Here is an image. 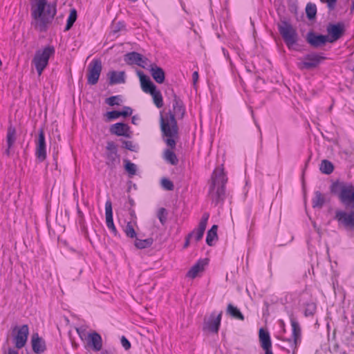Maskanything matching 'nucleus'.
Segmentation results:
<instances>
[{"label": "nucleus", "mask_w": 354, "mask_h": 354, "mask_svg": "<svg viewBox=\"0 0 354 354\" xmlns=\"http://www.w3.org/2000/svg\"><path fill=\"white\" fill-rule=\"evenodd\" d=\"M32 25L39 32H46L57 14V6L48 0H30Z\"/></svg>", "instance_id": "f257e3e1"}, {"label": "nucleus", "mask_w": 354, "mask_h": 354, "mask_svg": "<svg viewBox=\"0 0 354 354\" xmlns=\"http://www.w3.org/2000/svg\"><path fill=\"white\" fill-rule=\"evenodd\" d=\"M333 192H337L340 202L345 206L354 205V185L351 183L333 185ZM335 218L346 227L354 226V212L346 213L343 210L335 212Z\"/></svg>", "instance_id": "f03ea898"}, {"label": "nucleus", "mask_w": 354, "mask_h": 354, "mask_svg": "<svg viewBox=\"0 0 354 354\" xmlns=\"http://www.w3.org/2000/svg\"><path fill=\"white\" fill-rule=\"evenodd\" d=\"M160 127L167 147L175 149L178 139V127L174 114L171 111L160 115Z\"/></svg>", "instance_id": "7ed1b4c3"}, {"label": "nucleus", "mask_w": 354, "mask_h": 354, "mask_svg": "<svg viewBox=\"0 0 354 354\" xmlns=\"http://www.w3.org/2000/svg\"><path fill=\"white\" fill-rule=\"evenodd\" d=\"M279 32L289 50H299V37L297 30L289 22L283 21L278 24Z\"/></svg>", "instance_id": "20e7f679"}, {"label": "nucleus", "mask_w": 354, "mask_h": 354, "mask_svg": "<svg viewBox=\"0 0 354 354\" xmlns=\"http://www.w3.org/2000/svg\"><path fill=\"white\" fill-rule=\"evenodd\" d=\"M55 53V48L52 46H47L42 50L36 51L32 60V64L34 65L39 76L47 67L50 58L54 56Z\"/></svg>", "instance_id": "39448f33"}, {"label": "nucleus", "mask_w": 354, "mask_h": 354, "mask_svg": "<svg viewBox=\"0 0 354 354\" xmlns=\"http://www.w3.org/2000/svg\"><path fill=\"white\" fill-rule=\"evenodd\" d=\"M290 322L292 329V337L286 339L283 338L281 340L288 342L292 351V353L294 354L297 351V348L301 342V330L299 322L294 317H290Z\"/></svg>", "instance_id": "423d86ee"}, {"label": "nucleus", "mask_w": 354, "mask_h": 354, "mask_svg": "<svg viewBox=\"0 0 354 354\" xmlns=\"http://www.w3.org/2000/svg\"><path fill=\"white\" fill-rule=\"evenodd\" d=\"M12 334L15 347L18 349L22 348L28 340L29 327L27 324L15 326L12 328Z\"/></svg>", "instance_id": "0eeeda50"}, {"label": "nucleus", "mask_w": 354, "mask_h": 354, "mask_svg": "<svg viewBox=\"0 0 354 354\" xmlns=\"http://www.w3.org/2000/svg\"><path fill=\"white\" fill-rule=\"evenodd\" d=\"M325 59L321 54L311 53L299 59L297 66L301 70H310L319 66L322 60Z\"/></svg>", "instance_id": "6e6552de"}, {"label": "nucleus", "mask_w": 354, "mask_h": 354, "mask_svg": "<svg viewBox=\"0 0 354 354\" xmlns=\"http://www.w3.org/2000/svg\"><path fill=\"white\" fill-rule=\"evenodd\" d=\"M102 69V62L100 59H93L87 68V82L95 85L97 83Z\"/></svg>", "instance_id": "1a4fd4ad"}, {"label": "nucleus", "mask_w": 354, "mask_h": 354, "mask_svg": "<svg viewBox=\"0 0 354 354\" xmlns=\"http://www.w3.org/2000/svg\"><path fill=\"white\" fill-rule=\"evenodd\" d=\"M223 312H212L207 319H205L203 330L217 334L220 328Z\"/></svg>", "instance_id": "9d476101"}, {"label": "nucleus", "mask_w": 354, "mask_h": 354, "mask_svg": "<svg viewBox=\"0 0 354 354\" xmlns=\"http://www.w3.org/2000/svg\"><path fill=\"white\" fill-rule=\"evenodd\" d=\"M328 42L334 43L340 39L345 32V26L342 22L329 24L326 27Z\"/></svg>", "instance_id": "9b49d317"}, {"label": "nucleus", "mask_w": 354, "mask_h": 354, "mask_svg": "<svg viewBox=\"0 0 354 354\" xmlns=\"http://www.w3.org/2000/svg\"><path fill=\"white\" fill-rule=\"evenodd\" d=\"M105 159L106 165L110 167H115V164L120 160L118 147L113 141H109L106 143Z\"/></svg>", "instance_id": "f8f14e48"}, {"label": "nucleus", "mask_w": 354, "mask_h": 354, "mask_svg": "<svg viewBox=\"0 0 354 354\" xmlns=\"http://www.w3.org/2000/svg\"><path fill=\"white\" fill-rule=\"evenodd\" d=\"M35 144V156L40 162H43L46 158V138L43 129L39 130L38 138L36 140Z\"/></svg>", "instance_id": "ddd939ff"}, {"label": "nucleus", "mask_w": 354, "mask_h": 354, "mask_svg": "<svg viewBox=\"0 0 354 354\" xmlns=\"http://www.w3.org/2000/svg\"><path fill=\"white\" fill-rule=\"evenodd\" d=\"M81 339L85 337L87 341L88 346L95 351H99L102 348V339L100 334L96 332L88 333L86 337L85 333H80L77 330Z\"/></svg>", "instance_id": "4468645a"}, {"label": "nucleus", "mask_w": 354, "mask_h": 354, "mask_svg": "<svg viewBox=\"0 0 354 354\" xmlns=\"http://www.w3.org/2000/svg\"><path fill=\"white\" fill-rule=\"evenodd\" d=\"M209 218V214L205 212L200 220L198 227L188 234L195 241L197 242L203 238Z\"/></svg>", "instance_id": "2eb2a0df"}, {"label": "nucleus", "mask_w": 354, "mask_h": 354, "mask_svg": "<svg viewBox=\"0 0 354 354\" xmlns=\"http://www.w3.org/2000/svg\"><path fill=\"white\" fill-rule=\"evenodd\" d=\"M227 181V178L225 175L223 169L216 168L214 169L212 175V187L213 189L216 184H221L223 187L224 184ZM224 194L223 187H221L220 190H218L217 200L220 198L221 194Z\"/></svg>", "instance_id": "dca6fc26"}, {"label": "nucleus", "mask_w": 354, "mask_h": 354, "mask_svg": "<svg viewBox=\"0 0 354 354\" xmlns=\"http://www.w3.org/2000/svg\"><path fill=\"white\" fill-rule=\"evenodd\" d=\"M105 217L106 227L114 236H116L118 230L113 223L112 203L110 200L106 201L105 203Z\"/></svg>", "instance_id": "f3484780"}, {"label": "nucleus", "mask_w": 354, "mask_h": 354, "mask_svg": "<svg viewBox=\"0 0 354 354\" xmlns=\"http://www.w3.org/2000/svg\"><path fill=\"white\" fill-rule=\"evenodd\" d=\"M328 38L326 35H317L313 31H310L306 35L307 42L314 48H318L324 46L328 42Z\"/></svg>", "instance_id": "a211bd4d"}, {"label": "nucleus", "mask_w": 354, "mask_h": 354, "mask_svg": "<svg viewBox=\"0 0 354 354\" xmlns=\"http://www.w3.org/2000/svg\"><path fill=\"white\" fill-rule=\"evenodd\" d=\"M207 264V259H199L187 272L186 277L194 279L198 275L203 272L205 270V266Z\"/></svg>", "instance_id": "6ab92c4d"}, {"label": "nucleus", "mask_w": 354, "mask_h": 354, "mask_svg": "<svg viewBox=\"0 0 354 354\" xmlns=\"http://www.w3.org/2000/svg\"><path fill=\"white\" fill-rule=\"evenodd\" d=\"M32 351L37 354L42 353L46 350L45 341L39 336L38 333L32 334L31 337Z\"/></svg>", "instance_id": "aec40b11"}, {"label": "nucleus", "mask_w": 354, "mask_h": 354, "mask_svg": "<svg viewBox=\"0 0 354 354\" xmlns=\"http://www.w3.org/2000/svg\"><path fill=\"white\" fill-rule=\"evenodd\" d=\"M110 132L118 136L129 137V127L122 122L113 124L110 128Z\"/></svg>", "instance_id": "412c9836"}, {"label": "nucleus", "mask_w": 354, "mask_h": 354, "mask_svg": "<svg viewBox=\"0 0 354 354\" xmlns=\"http://www.w3.org/2000/svg\"><path fill=\"white\" fill-rule=\"evenodd\" d=\"M15 140L16 129L14 127L10 126L8 128L6 134L7 149L5 151L6 156L10 157L11 156V149L15 142Z\"/></svg>", "instance_id": "4be33fe9"}, {"label": "nucleus", "mask_w": 354, "mask_h": 354, "mask_svg": "<svg viewBox=\"0 0 354 354\" xmlns=\"http://www.w3.org/2000/svg\"><path fill=\"white\" fill-rule=\"evenodd\" d=\"M110 85L124 84L125 82L124 71H111L107 73Z\"/></svg>", "instance_id": "5701e85b"}, {"label": "nucleus", "mask_w": 354, "mask_h": 354, "mask_svg": "<svg viewBox=\"0 0 354 354\" xmlns=\"http://www.w3.org/2000/svg\"><path fill=\"white\" fill-rule=\"evenodd\" d=\"M259 342L261 348L264 351L272 350V342L269 333L263 328H260L259 331Z\"/></svg>", "instance_id": "b1692460"}, {"label": "nucleus", "mask_w": 354, "mask_h": 354, "mask_svg": "<svg viewBox=\"0 0 354 354\" xmlns=\"http://www.w3.org/2000/svg\"><path fill=\"white\" fill-rule=\"evenodd\" d=\"M141 87L142 91L147 93H151L156 89V86L151 82L150 79L143 73H139Z\"/></svg>", "instance_id": "393cba45"}, {"label": "nucleus", "mask_w": 354, "mask_h": 354, "mask_svg": "<svg viewBox=\"0 0 354 354\" xmlns=\"http://www.w3.org/2000/svg\"><path fill=\"white\" fill-rule=\"evenodd\" d=\"M172 107L173 111H171V113L174 114L175 118L176 117L182 118L184 116L185 113V106L183 102L176 96L174 97Z\"/></svg>", "instance_id": "a878e982"}, {"label": "nucleus", "mask_w": 354, "mask_h": 354, "mask_svg": "<svg viewBox=\"0 0 354 354\" xmlns=\"http://www.w3.org/2000/svg\"><path fill=\"white\" fill-rule=\"evenodd\" d=\"M127 59L131 64H137L141 67H145L146 64V59H145L140 53L132 52L126 55Z\"/></svg>", "instance_id": "bb28decb"}, {"label": "nucleus", "mask_w": 354, "mask_h": 354, "mask_svg": "<svg viewBox=\"0 0 354 354\" xmlns=\"http://www.w3.org/2000/svg\"><path fill=\"white\" fill-rule=\"evenodd\" d=\"M151 75L157 83L162 84L164 82L165 75L164 71L160 67L152 65L151 67Z\"/></svg>", "instance_id": "cd10ccee"}, {"label": "nucleus", "mask_w": 354, "mask_h": 354, "mask_svg": "<svg viewBox=\"0 0 354 354\" xmlns=\"http://www.w3.org/2000/svg\"><path fill=\"white\" fill-rule=\"evenodd\" d=\"M137 226L136 217H132L131 220L127 222L125 227L124 228V232L127 237L133 239L136 238V232L135 230V227Z\"/></svg>", "instance_id": "c85d7f7f"}, {"label": "nucleus", "mask_w": 354, "mask_h": 354, "mask_svg": "<svg viewBox=\"0 0 354 354\" xmlns=\"http://www.w3.org/2000/svg\"><path fill=\"white\" fill-rule=\"evenodd\" d=\"M174 149H171V147L165 149L163 153V158L167 162L172 165H176L178 162V160L176 155L173 151Z\"/></svg>", "instance_id": "c756f323"}, {"label": "nucleus", "mask_w": 354, "mask_h": 354, "mask_svg": "<svg viewBox=\"0 0 354 354\" xmlns=\"http://www.w3.org/2000/svg\"><path fill=\"white\" fill-rule=\"evenodd\" d=\"M217 230H218L217 225H214L212 226L210 230H208V232L207 233V236H206V240H205L206 243L208 245H209V246L213 245L214 241L218 239Z\"/></svg>", "instance_id": "7c9ffc66"}, {"label": "nucleus", "mask_w": 354, "mask_h": 354, "mask_svg": "<svg viewBox=\"0 0 354 354\" xmlns=\"http://www.w3.org/2000/svg\"><path fill=\"white\" fill-rule=\"evenodd\" d=\"M227 313L233 318L243 321L244 320V316L241 313V312L239 310V309L234 306L232 304H230L227 305Z\"/></svg>", "instance_id": "2f4dec72"}, {"label": "nucleus", "mask_w": 354, "mask_h": 354, "mask_svg": "<svg viewBox=\"0 0 354 354\" xmlns=\"http://www.w3.org/2000/svg\"><path fill=\"white\" fill-rule=\"evenodd\" d=\"M77 10L75 8H73L70 10L69 15L68 17L66 24L64 28V31L69 30L72 26H73L74 23L77 20Z\"/></svg>", "instance_id": "473e14b6"}, {"label": "nucleus", "mask_w": 354, "mask_h": 354, "mask_svg": "<svg viewBox=\"0 0 354 354\" xmlns=\"http://www.w3.org/2000/svg\"><path fill=\"white\" fill-rule=\"evenodd\" d=\"M153 243V239L151 238L146 239H139L136 238L134 245L138 249H145L150 247Z\"/></svg>", "instance_id": "72a5a7b5"}, {"label": "nucleus", "mask_w": 354, "mask_h": 354, "mask_svg": "<svg viewBox=\"0 0 354 354\" xmlns=\"http://www.w3.org/2000/svg\"><path fill=\"white\" fill-rule=\"evenodd\" d=\"M124 169L128 173L129 176L131 177L136 175L137 171V166L136 164L127 159L124 160Z\"/></svg>", "instance_id": "f704fd0d"}, {"label": "nucleus", "mask_w": 354, "mask_h": 354, "mask_svg": "<svg viewBox=\"0 0 354 354\" xmlns=\"http://www.w3.org/2000/svg\"><path fill=\"white\" fill-rule=\"evenodd\" d=\"M152 96L153 102L157 108H161L163 106V98L160 91L156 90L150 93Z\"/></svg>", "instance_id": "c9c22d12"}, {"label": "nucleus", "mask_w": 354, "mask_h": 354, "mask_svg": "<svg viewBox=\"0 0 354 354\" xmlns=\"http://www.w3.org/2000/svg\"><path fill=\"white\" fill-rule=\"evenodd\" d=\"M319 169L323 174H330L333 171L334 167L330 161L323 160L321 162Z\"/></svg>", "instance_id": "e433bc0d"}, {"label": "nucleus", "mask_w": 354, "mask_h": 354, "mask_svg": "<svg viewBox=\"0 0 354 354\" xmlns=\"http://www.w3.org/2000/svg\"><path fill=\"white\" fill-rule=\"evenodd\" d=\"M325 202L324 196L319 192H316L313 198V206L314 207H322Z\"/></svg>", "instance_id": "4c0bfd02"}, {"label": "nucleus", "mask_w": 354, "mask_h": 354, "mask_svg": "<svg viewBox=\"0 0 354 354\" xmlns=\"http://www.w3.org/2000/svg\"><path fill=\"white\" fill-rule=\"evenodd\" d=\"M306 13L309 19H313L317 15V6L315 3H308L306 7Z\"/></svg>", "instance_id": "58836bf2"}, {"label": "nucleus", "mask_w": 354, "mask_h": 354, "mask_svg": "<svg viewBox=\"0 0 354 354\" xmlns=\"http://www.w3.org/2000/svg\"><path fill=\"white\" fill-rule=\"evenodd\" d=\"M167 211L165 208L161 207L158 209L157 216L160 222L164 225L167 221Z\"/></svg>", "instance_id": "ea45409f"}, {"label": "nucleus", "mask_w": 354, "mask_h": 354, "mask_svg": "<svg viewBox=\"0 0 354 354\" xmlns=\"http://www.w3.org/2000/svg\"><path fill=\"white\" fill-rule=\"evenodd\" d=\"M106 116L109 120H112L118 118L121 116V113L118 111H111L106 113Z\"/></svg>", "instance_id": "a19ab883"}, {"label": "nucleus", "mask_w": 354, "mask_h": 354, "mask_svg": "<svg viewBox=\"0 0 354 354\" xmlns=\"http://www.w3.org/2000/svg\"><path fill=\"white\" fill-rule=\"evenodd\" d=\"M162 185L167 190L171 191V190H173V189H174L173 183L167 178H163L162 180Z\"/></svg>", "instance_id": "79ce46f5"}, {"label": "nucleus", "mask_w": 354, "mask_h": 354, "mask_svg": "<svg viewBox=\"0 0 354 354\" xmlns=\"http://www.w3.org/2000/svg\"><path fill=\"white\" fill-rule=\"evenodd\" d=\"M322 3H326L330 10L335 9L337 0H319Z\"/></svg>", "instance_id": "37998d69"}, {"label": "nucleus", "mask_w": 354, "mask_h": 354, "mask_svg": "<svg viewBox=\"0 0 354 354\" xmlns=\"http://www.w3.org/2000/svg\"><path fill=\"white\" fill-rule=\"evenodd\" d=\"M106 102L109 106H114L119 104V96H111L106 100Z\"/></svg>", "instance_id": "c03bdc74"}, {"label": "nucleus", "mask_w": 354, "mask_h": 354, "mask_svg": "<svg viewBox=\"0 0 354 354\" xmlns=\"http://www.w3.org/2000/svg\"><path fill=\"white\" fill-rule=\"evenodd\" d=\"M122 144H123V147L128 149V150H130V151H135V145H133V142L130 141V140H124L122 142Z\"/></svg>", "instance_id": "a18cd8bd"}, {"label": "nucleus", "mask_w": 354, "mask_h": 354, "mask_svg": "<svg viewBox=\"0 0 354 354\" xmlns=\"http://www.w3.org/2000/svg\"><path fill=\"white\" fill-rule=\"evenodd\" d=\"M121 344L126 351L131 348L130 342L124 336L121 337Z\"/></svg>", "instance_id": "49530a36"}, {"label": "nucleus", "mask_w": 354, "mask_h": 354, "mask_svg": "<svg viewBox=\"0 0 354 354\" xmlns=\"http://www.w3.org/2000/svg\"><path fill=\"white\" fill-rule=\"evenodd\" d=\"M315 306L313 304H308V308H306V310H305L306 316L313 315L315 311Z\"/></svg>", "instance_id": "de8ad7c7"}, {"label": "nucleus", "mask_w": 354, "mask_h": 354, "mask_svg": "<svg viewBox=\"0 0 354 354\" xmlns=\"http://www.w3.org/2000/svg\"><path fill=\"white\" fill-rule=\"evenodd\" d=\"M132 109L129 106L124 107L123 110L122 111H120L121 113V116L122 117H127L129 116L132 114Z\"/></svg>", "instance_id": "09e8293b"}, {"label": "nucleus", "mask_w": 354, "mask_h": 354, "mask_svg": "<svg viewBox=\"0 0 354 354\" xmlns=\"http://www.w3.org/2000/svg\"><path fill=\"white\" fill-rule=\"evenodd\" d=\"M199 75L198 71H194L192 74V80L194 84H196L198 80Z\"/></svg>", "instance_id": "8fccbe9b"}, {"label": "nucleus", "mask_w": 354, "mask_h": 354, "mask_svg": "<svg viewBox=\"0 0 354 354\" xmlns=\"http://www.w3.org/2000/svg\"><path fill=\"white\" fill-rule=\"evenodd\" d=\"M192 239L189 235H187L186 236L184 246H183L184 248H187L189 247Z\"/></svg>", "instance_id": "3c124183"}, {"label": "nucleus", "mask_w": 354, "mask_h": 354, "mask_svg": "<svg viewBox=\"0 0 354 354\" xmlns=\"http://www.w3.org/2000/svg\"><path fill=\"white\" fill-rule=\"evenodd\" d=\"M120 26H122V24L120 23H119L118 24L114 26L113 28V31L114 32H118L120 30Z\"/></svg>", "instance_id": "603ef678"}, {"label": "nucleus", "mask_w": 354, "mask_h": 354, "mask_svg": "<svg viewBox=\"0 0 354 354\" xmlns=\"http://www.w3.org/2000/svg\"><path fill=\"white\" fill-rule=\"evenodd\" d=\"M8 354H19V353L12 348H10L8 350Z\"/></svg>", "instance_id": "864d4df0"}, {"label": "nucleus", "mask_w": 354, "mask_h": 354, "mask_svg": "<svg viewBox=\"0 0 354 354\" xmlns=\"http://www.w3.org/2000/svg\"><path fill=\"white\" fill-rule=\"evenodd\" d=\"M280 324L281 325V328H282V330L285 333L286 332V329H285V323L282 320H280Z\"/></svg>", "instance_id": "5fc2aeb1"}, {"label": "nucleus", "mask_w": 354, "mask_h": 354, "mask_svg": "<svg viewBox=\"0 0 354 354\" xmlns=\"http://www.w3.org/2000/svg\"><path fill=\"white\" fill-rule=\"evenodd\" d=\"M77 214L80 218L83 217V213L79 207L77 208Z\"/></svg>", "instance_id": "6e6d98bb"}, {"label": "nucleus", "mask_w": 354, "mask_h": 354, "mask_svg": "<svg viewBox=\"0 0 354 354\" xmlns=\"http://www.w3.org/2000/svg\"><path fill=\"white\" fill-rule=\"evenodd\" d=\"M265 354H273L272 350L265 351Z\"/></svg>", "instance_id": "4d7b16f0"}]
</instances>
